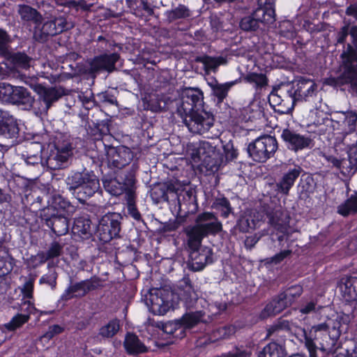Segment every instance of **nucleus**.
Listing matches in <instances>:
<instances>
[{
  "label": "nucleus",
  "mask_w": 357,
  "mask_h": 357,
  "mask_svg": "<svg viewBox=\"0 0 357 357\" xmlns=\"http://www.w3.org/2000/svg\"><path fill=\"white\" fill-rule=\"evenodd\" d=\"M29 319V314H17L12 319L5 325V327L9 331H15L26 323Z\"/></svg>",
  "instance_id": "45"
},
{
  "label": "nucleus",
  "mask_w": 357,
  "mask_h": 357,
  "mask_svg": "<svg viewBox=\"0 0 357 357\" xmlns=\"http://www.w3.org/2000/svg\"><path fill=\"white\" fill-rule=\"evenodd\" d=\"M128 211L129 215L136 220H141V215L133 202V195L130 192L128 197Z\"/></svg>",
  "instance_id": "56"
},
{
  "label": "nucleus",
  "mask_w": 357,
  "mask_h": 357,
  "mask_svg": "<svg viewBox=\"0 0 357 357\" xmlns=\"http://www.w3.org/2000/svg\"><path fill=\"white\" fill-rule=\"evenodd\" d=\"M119 58V56L116 53L95 57L90 63V70L91 72L101 70L112 72L114 69V65Z\"/></svg>",
  "instance_id": "16"
},
{
  "label": "nucleus",
  "mask_w": 357,
  "mask_h": 357,
  "mask_svg": "<svg viewBox=\"0 0 357 357\" xmlns=\"http://www.w3.org/2000/svg\"><path fill=\"white\" fill-rule=\"evenodd\" d=\"M342 296L346 301L357 300V276H346L339 283Z\"/></svg>",
  "instance_id": "18"
},
{
  "label": "nucleus",
  "mask_w": 357,
  "mask_h": 357,
  "mask_svg": "<svg viewBox=\"0 0 357 357\" xmlns=\"http://www.w3.org/2000/svg\"><path fill=\"white\" fill-rule=\"evenodd\" d=\"M280 33L287 39L294 38L296 32L293 24L289 21L282 22L280 25Z\"/></svg>",
  "instance_id": "48"
},
{
  "label": "nucleus",
  "mask_w": 357,
  "mask_h": 357,
  "mask_svg": "<svg viewBox=\"0 0 357 357\" xmlns=\"http://www.w3.org/2000/svg\"><path fill=\"white\" fill-rule=\"evenodd\" d=\"M236 83V81L219 84L216 80L208 82V84L211 88L214 96H215L220 102H222L227 96L230 88Z\"/></svg>",
  "instance_id": "30"
},
{
  "label": "nucleus",
  "mask_w": 357,
  "mask_h": 357,
  "mask_svg": "<svg viewBox=\"0 0 357 357\" xmlns=\"http://www.w3.org/2000/svg\"><path fill=\"white\" fill-rule=\"evenodd\" d=\"M71 148L66 145L62 148L56 147L47 157L45 163L48 168L58 169L63 167L71 155Z\"/></svg>",
  "instance_id": "13"
},
{
  "label": "nucleus",
  "mask_w": 357,
  "mask_h": 357,
  "mask_svg": "<svg viewBox=\"0 0 357 357\" xmlns=\"http://www.w3.org/2000/svg\"><path fill=\"white\" fill-rule=\"evenodd\" d=\"M18 13L24 20L33 21L36 24L40 22L41 16L38 13L36 9L29 6H19Z\"/></svg>",
  "instance_id": "38"
},
{
  "label": "nucleus",
  "mask_w": 357,
  "mask_h": 357,
  "mask_svg": "<svg viewBox=\"0 0 357 357\" xmlns=\"http://www.w3.org/2000/svg\"><path fill=\"white\" fill-rule=\"evenodd\" d=\"M253 16L259 23L270 24L275 22V4L273 0H258Z\"/></svg>",
  "instance_id": "11"
},
{
  "label": "nucleus",
  "mask_w": 357,
  "mask_h": 357,
  "mask_svg": "<svg viewBox=\"0 0 357 357\" xmlns=\"http://www.w3.org/2000/svg\"><path fill=\"white\" fill-rule=\"evenodd\" d=\"M13 93V86L8 83H0V101L10 102L11 93Z\"/></svg>",
  "instance_id": "52"
},
{
  "label": "nucleus",
  "mask_w": 357,
  "mask_h": 357,
  "mask_svg": "<svg viewBox=\"0 0 357 357\" xmlns=\"http://www.w3.org/2000/svg\"><path fill=\"white\" fill-rule=\"evenodd\" d=\"M177 113L190 132L204 134L213 126L214 118L204 108L202 91L197 88H185L177 106Z\"/></svg>",
  "instance_id": "2"
},
{
  "label": "nucleus",
  "mask_w": 357,
  "mask_h": 357,
  "mask_svg": "<svg viewBox=\"0 0 357 357\" xmlns=\"http://www.w3.org/2000/svg\"><path fill=\"white\" fill-rule=\"evenodd\" d=\"M13 93H11L9 103L23 105L26 108L31 107L34 99L28 90L22 86H13Z\"/></svg>",
  "instance_id": "21"
},
{
  "label": "nucleus",
  "mask_w": 357,
  "mask_h": 357,
  "mask_svg": "<svg viewBox=\"0 0 357 357\" xmlns=\"http://www.w3.org/2000/svg\"><path fill=\"white\" fill-rule=\"evenodd\" d=\"M353 45L348 44L341 56L342 73L337 77L326 79L325 84L334 87H340L352 96H357V26L350 29Z\"/></svg>",
  "instance_id": "3"
},
{
  "label": "nucleus",
  "mask_w": 357,
  "mask_h": 357,
  "mask_svg": "<svg viewBox=\"0 0 357 357\" xmlns=\"http://www.w3.org/2000/svg\"><path fill=\"white\" fill-rule=\"evenodd\" d=\"M96 287V285L94 284L93 281L91 280H83L70 285L68 289H66L63 296L65 297L66 299H68L73 296L81 297L86 294L89 291L94 289Z\"/></svg>",
  "instance_id": "20"
},
{
  "label": "nucleus",
  "mask_w": 357,
  "mask_h": 357,
  "mask_svg": "<svg viewBox=\"0 0 357 357\" xmlns=\"http://www.w3.org/2000/svg\"><path fill=\"white\" fill-rule=\"evenodd\" d=\"M42 29L43 31L47 35L53 36L57 34V29L56 27V24L54 23V20L45 22L43 26Z\"/></svg>",
  "instance_id": "62"
},
{
  "label": "nucleus",
  "mask_w": 357,
  "mask_h": 357,
  "mask_svg": "<svg viewBox=\"0 0 357 357\" xmlns=\"http://www.w3.org/2000/svg\"><path fill=\"white\" fill-rule=\"evenodd\" d=\"M259 22L253 16H248L243 18L241 21V28L245 31L255 30L259 26Z\"/></svg>",
  "instance_id": "50"
},
{
  "label": "nucleus",
  "mask_w": 357,
  "mask_h": 357,
  "mask_svg": "<svg viewBox=\"0 0 357 357\" xmlns=\"http://www.w3.org/2000/svg\"><path fill=\"white\" fill-rule=\"evenodd\" d=\"M63 328L59 325H53L49 327L48 331L41 337L42 340H50L56 335L63 332Z\"/></svg>",
  "instance_id": "58"
},
{
  "label": "nucleus",
  "mask_w": 357,
  "mask_h": 357,
  "mask_svg": "<svg viewBox=\"0 0 357 357\" xmlns=\"http://www.w3.org/2000/svg\"><path fill=\"white\" fill-rule=\"evenodd\" d=\"M196 249L190 255V261H189L190 268L195 271L202 270L208 264L212 263L211 252L210 249L204 248L201 251H197Z\"/></svg>",
  "instance_id": "17"
},
{
  "label": "nucleus",
  "mask_w": 357,
  "mask_h": 357,
  "mask_svg": "<svg viewBox=\"0 0 357 357\" xmlns=\"http://www.w3.org/2000/svg\"><path fill=\"white\" fill-rule=\"evenodd\" d=\"M133 155L127 147L118 149L111 148L107 152L108 165L115 168L121 169L128 165L132 160Z\"/></svg>",
  "instance_id": "12"
},
{
  "label": "nucleus",
  "mask_w": 357,
  "mask_h": 357,
  "mask_svg": "<svg viewBox=\"0 0 357 357\" xmlns=\"http://www.w3.org/2000/svg\"><path fill=\"white\" fill-rule=\"evenodd\" d=\"M33 282L31 280L26 281L21 288L22 294V300H30L33 297Z\"/></svg>",
  "instance_id": "57"
},
{
  "label": "nucleus",
  "mask_w": 357,
  "mask_h": 357,
  "mask_svg": "<svg viewBox=\"0 0 357 357\" xmlns=\"http://www.w3.org/2000/svg\"><path fill=\"white\" fill-rule=\"evenodd\" d=\"M277 149L276 139L270 135H264L249 144L248 152L253 160L264 162L273 156Z\"/></svg>",
  "instance_id": "6"
},
{
  "label": "nucleus",
  "mask_w": 357,
  "mask_h": 357,
  "mask_svg": "<svg viewBox=\"0 0 357 357\" xmlns=\"http://www.w3.org/2000/svg\"><path fill=\"white\" fill-rule=\"evenodd\" d=\"M48 203V207L44 211L43 217L50 215L51 213L72 215L75 210L74 206L59 195H52Z\"/></svg>",
  "instance_id": "14"
},
{
  "label": "nucleus",
  "mask_w": 357,
  "mask_h": 357,
  "mask_svg": "<svg viewBox=\"0 0 357 357\" xmlns=\"http://www.w3.org/2000/svg\"><path fill=\"white\" fill-rule=\"evenodd\" d=\"M270 224L281 233H285L287 230L289 220L287 215L280 208H277L271 213H268Z\"/></svg>",
  "instance_id": "25"
},
{
  "label": "nucleus",
  "mask_w": 357,
  "mask_h": 357,
  "mask_svg": "<svg viewBox=\"0 0 357 357\" xmlns=\"http://www.w3.org/2000/svg\"><path fill=\"white\" fill-rule=\"evenodd\" d=\"M317 89V84L313 80L305 78H301L298 80L296 88L294 90L288 91L287 100L290 102V106L287 107L286 112L291 111L295 102L299 100H310L316 94Z\"/></svg>",
  "instance_id": "7"
},
{
  "label": "nucleus",
  "mask_w": 357,
  "mask_h": 357,
  "mask_svg": "<svg viewBox=\"0 0 357 357\" xmlns=\"http://www.w3.org/2000/svg\"><path fill=\"white\" fill-rule=\"evenodd\" d=\"M103 185L107 192L115 196L120 195L123 192H127L128 197L130 192L132 193L130 187L127 183L121 182L117 178L104 179Z\"/></svg>",
  "instance_id": "26"
},
{
  "label": "nucleus",
  "mask_w": 357,
  "mask_h": 357,
  "mask_svg": "<svg viewBox=\"0 0 357 357\" xmlns=\"http://www.w3.org/2000/svg\"><path fill=\"white\" fill-rule=\"evenodd\" d=\"M286 354L284 348L276 342H271L267 344L258 357H285Z\"/></svg>",
  "instance_id": "34"
},
{
  "label": "nucleus",
  "mask_w": 357,
  "mask_h": 357,
  "mask_svg": "<svg viewBox=\"0 0 357 357\" xmlns=\"http://www.w3.org/2000/svg\"><path fill=\"white\" fill-rule=\"evenodd\" d=\"M292 299L287 301L281 298V294L269 302L261 313V317L265 319L282 312L284 308L291 305Z\"/></svg>",
  "instance_id": "19"
},
{
  "label": "nucleus",
  "mask_w": 357,
  "mask_h": 357,
  "mask_svg": "<svg viewBox=\"0 0 357 357\" xmlns=\"http://www.w3.org/2000/svg\"><path fill=\"white\" fill-rule=\"evenodd\" d=\"M303 293V287L300 285L292 286L285 292L281 294V298H285L287 301L292 299V303L296 298L299 297Z\"/></svg>",
  "instance_id": "51"
},
{
  "label": "nucleus",
  "mask_w": 357,
  "mask_h": 357,
  "mask_svg": "<svg viewBox=\"0 0 357 357\" xmlns=\"http://www.w3.org/2000/svg\"><path fill=\"white\" fill-rule=\"evenodd\" d=\"M119 321L114 319L100 328L99 335L103 337H112L119 331Z\"/></svg>",
  "instance_id": "40"
},
{
  "label": "nucleus",
  "mask_w": 357,
  "mask_h": 357,
  "mask_svg": "<svg viewBox=\"0 0 357 357\" xmlns=\"http://www.w3.org/2000/svg\"><path fill=\"white\" fill-rule=\"evenodd\" d=\"M62 252V246L56 242L51 244L50 248L47 252H43L39 255L41 262H45L47 260L59 257Z\"/></svg>",
  "instance_id": "43"
},
{
  "label": "nucleus",
  "mask_w": 357,
  "mask_h": 357,
  "mask_svg": "<svg viewBox=\"0 0 357 357\" xmlns=\"http://www.w3.org/2000/svg\"><path fill=\"white\" fill-rule=\"evenodd\" d=\"M73 231L75 234L80 236L90 234L91 233V221L87 215L80 216L75 219Z\"/></svg>",
  "instance_id": "32"
},
{
  "label": "nucleus",
  "mask_w": 357,
  "mask_h": 357,
  "mask_svg": "<svg viewBox=\"0 0 357 357\" xmlns=\"http://www.w3.org/2000/svg\"><path fill=\"white\" fill-rule=\"evenodd\" d=\"M337 121L342 127L344 132L349 134L355 131L357 123V113L354 111L337 112Z\"/></svg>",
  "instance_id": "22"
},
{
  "label": "nucleus",
  "mask_w": 357,
  "mask_h": 357,
  "mask_svg": "<svg viewBox=\"0 0 357 357\" xmlns=\"http://www.w3.org/2000/svg\"><path fill=\"white\" fill-rule=\"evenodd\" d=\"M37 92L40 96V98L43 101L45 106L43 108L45 112H47L51 107L54 102L57 101L61 98L62 93L56 88L54 87H43L38 86Z\"/></svg>",
  "instance_id": "24"
},
{
  "label": "nucleus",
  "mask_w": 357,
  "mask_h": 357,
  "mask_svg": "<svg viewBox=\"0 0 357 357\" xmlns=\"http://www.w3.org/2000/svg\"><path fill=\"white\" fill-rule=\"evenodd\" d=\"M119 231L120 223L116 213H108L102 216L97 229L98 235L103 242H108L118 236Z\"/></svg>",
  "instance_id": "8"
},
{
  "label": "nucleus",
  "mask_w": 357,
  "mask_h": 357,
  "mask_svg": "<svg viewBox=\"0 0 357 357\" xmlns=\"http://www.w3.org/2000/svg\"><path fill=\"white\" fill-rule=\"evenodd\" d=\"M144 102L146 105V108L152 112H158L162 110V107L161 106L160 99L158 96L153 95L150 96L149 99L146 97L144 99Z\"/></svg>",
  "instance_id": "47"
},
{
  "label": "nucleus",
  "mask_w": 357,
  "mask_h": 357,
  "mask_svg": "<svg viewBox=\"0 0 357 357\" xmlns=\"http://www.w3.org/2000/svg\"><path fill=\"white\" fill-rule=\"evenodd\" d=\"M21 304V311L25 312V314H29L30 316L31 314L34 313L36 311V307L33 305V303L30 300H22Z\"/></svg>",
  "instance_id": "64"
},
{
  "label": "nucleus",
  "mask_w": 357,
  "mask_h": 357,
  "mask_svg": "<svg viewBox=\"0 0 357 357\" xmlns=\"http://www.w3.org/2000/svg\"><path fill=\"white\" fill-rule=\"evenodd\" d=\"M19 126L17 120L9 113L5 118L2 125L0 126V132L7 137H16L19 132Z\"/></svg>",
  "instance_id": "29"
},
{
  "label": "nucleus",
  "mask_w": 357,
  "mask_h": 357,
  "mask_svg": "<svg viewBox=\"0 0 357 357\" xmlns=\"http://www.w3.org/2000/svg\"><path fill=\"white\" fill-rule=\"evenodd\" d=\"M204 66L205 71L208 74L211 71L215 72L220 65L226 63V60L222 56L212 57L209 56H200L197 59Z\"/></svg>",
  "instance_id": "31"
},
{
  "label": "nucleus",
  "mask_w": 357,
  "mask_h": 357,
  "mask_svg": "<svg viewBox=\"0 0 357 357\" xmlns=\"http://www.w3.org/2000/svg\"><path fill=\"white\" fill-rule=\"evenodd\" d=\"M326 159L333 167L340 169L341 173L344 175H349L351 174V167H349L348 160H339L337 158L331 155L326 156Z\"/></svg>",
  "instance_id": "42"
},
{
  "label": "nucleus",
  "mask_w": 357,
  "mask_h": 357,
  "mask_svg": "<svg viewBox=\"0 0 357 357\" xmlns=\"http://www.w3.org/2000/svg\"><path fill=\"white\" fill-rule=\"evenodd\" d=\"M70 190H78L79 199L90 197L100 188L99 180L93 173L75 172L66 178Z\"/></svg>",
  "instance_id": "5"
},
{
  "label": "nucleus",
  "mask_w": 357,
  "mask_h": 357,
  "mask_svg": "<svg viewBox=\"0 0 357 357\" xmlns=\"http://www.w3.org/2000/svg\"><path fill=\"white\" fill-rule=\"evenodd\" d=\"M222 230V224L213 213L204 212L197 215L196 225L186 228L188 243L191 249L199 246L203 238L215 234Z\"/></svg>",
  "instance_id": "4"
},
{
  "label": "nucleus",
  "mask_w": 357,
  "mask_h": 357,
  "mask_svg": "<svg viewBox=\"0 0 357 357\" xmlns=\"http://www.w3.org/2000/svg\"><path fill=\"white\" fill-rule=\"evenodd\" d=\"M323 322L312 326L305 333V344L310 357H317V351H332L342 333L348 330V315L335 312L331 307L322 308Z\"/></svg>",
  "instance_id": "1"
},
{
  "label": "nucleus",
  "mask_w": 357,
  "mask_h": 357,
  "mask_svg": "<svg viewBox=\"0 0 357 357\" xmlns=\"http://www.w3.org/2000/svg\"><path fill=\"white\" fill-rule=\"evenodd\" d=\"M199 153H202V160L206 161L207 158H212L213 160H218L219 153L216 151L215 146L207 141H202L198 142Z\"/></svg>",
  "instance_id": "36"
},
{
  "label": "nucleus",
  "mask_w": 357,
  "mask_h": 357,
  "mask_svg": "<svg viewBox=\"0 0 357 357\" xmlns=\"http://www.w3.org/2000/svg\"><path fill=\"white\" fill-rule=\"evenodd\" d=\"M169 22L190 16L189 9L184 5H179L175 9L167 10L165 13Z\"/></svg>",
  "instance_id": "41"
},
{
  "label": "nucleus",
  "mask_w": 357,
  "mask_h": 357,
  "mask_svg": "<svg viewBox=\"0 0 357 357\" xmlns=\"http://www.w3.org/2000/svg\"><path fill=\"white\" fill-rule=\"evenodd\" d=\"M203 317L201 311H197L192 313H187L179 319L182 327V331L184 333L185 329H190L197 325Z\"/></svg>",
  "instance_id": "33"
},
{
  "label": "nucleus",
  "mask_w": 357,
  "mask_h": 357,
  "mask_svg": "<svg viewBox=\"0 0 357 357\" xmlns=\"http://www.w3.org/2000/svg\"><path fill=\"white\" fill-rule=\"evenodd\" d=\"M180 287L181 289V292L179 293L181 299H183L187 301L188 300L192 301L197 298V295L188 278H183Z\"/></svg>",
  "instance_id": "39"
},
{
  "label": "nucleus",
  "mask_w": 357,
  "mask_h": 357,
  "mask_svg": "<svg viewBox=\"0 0 357 357\" xmlns=\"http://www.w3.org/2000/svg\"><path fill=\"white\" fill-rule=\"evenodd\" d=\"M13 268V264L12 259L0 260V275H7L12 271Z\"/></svg>",
  "instance_id": "63"
},
{
  "label": "nucleus",
  "mask_w": 357,
  "mask_h": 357,
  "mask_svg": "<svg viewBox=\"0 0 357 357\" xmlns=\"http://www.w3.org/2000/svg\"><path fill=\"white\" fill-rule=\"evenodd\" d=\"M157 326L162 329V331L167 334L174 335L176 337L183 336L181 321L176 319L166 323H159Z\"/></svg>",
  "instance_id": "35"
},
{
  "label": "nucleus",
  "mask_w": 357,
  "mask_h": 357,
  "mask_svg": "<svg viewBox=\"0 0 357 357\" xmlns=\"http://www.w3.org/2000/svg\"><path fill=\"white\" fill-rule=\"evenodd\" d=\"M71 215L66 213H51L50 215L43 217L47 227L52 229L54 234L58 236L66 234L68 231V218Z\"/></svg>",
  "instance_id": "15"
},
{
  "label": "nucleus",
  "mask_w": 357,
  "mask_h": 357,
  "mask_svg": "<svg viewBox=\"0 0 357 357\" xmlns=\"http://www.w3.org/2000/svg\"><path fill=\"white\" fill-rule=\"evenodd\" d=\"M13 61L17 66L26 69L30 67L31 59L25 54L17 53L13 56Z\"/></svg>",
  "instance_id": "54"
},
{
  "label": "nucleus",
  "mask_w": 357,
  "mask_h": 357,
  "mask_svg": "<svg viewBox=\"0 0 357 357\" xmlns=\"http://www.w3.org/2000/svg\"><path fill=\"white\" fill-rule=\"evenodd\" d=\"M248 356L249 353L246 351L242 350L240 348H236L234 350L223 353L221 355H218L215 357H247Z\"/></svg>",
  "instance_id": "61"
},
{
  "label": "nucleus",
  "mask_w": 357,
  "mask_h": 357,
  "mask_svg": "<svg viewBox=\"0 0 357 357\" xmlns=\"http://www.w3.org/2000/svg\"><path fill=\"white\" fill-rule=\"evenodd\" d=\"M348 162L351 167V174H354L357 170V142L356 144L349 148L348 152Z\"/></svg>",
  "instance_id": "53"
},
{
  "label": "nucleus",
  "mask_w": 357,
  "mask_h": 357,
  "mask_svg": "<svg viewBox=\"0 0 357 357\" xmlns=\"http://www.w3.org/2000/svg\"><path fill=\"white\" fill-rule=\"evenodd\" d=\"M123 346L129 354H138L146 351V346L141 342L138 337L133 333H128L126 335Z\"/></svg>",
  "instance_id": "27"
},
{
  "label": "nucleus",
  "mask_w": 357,
  "mask_h": 357,
  "mask_svg": "<svg viewBox=\"0 0 357 357\" xmlns=\"http://www.w3.org/2000/svg\"><path fill=\"white\" fill-rule=\"evenodd\" d=\"M337 212L343 216L356 213L357 212V193L352 195L344 203L340 204L337 208Z\"/></svg>",
  "instance_id": "37"
},
{
  "label": "nucleus",
  "mask_w": 357,
  "mask_h": 357,
  "mask_svg": "<svg viewBox=\"0 0 357 357\" xmlns=\"http://www.w3.org/2000/svg\"><path fill=\"white\" fill-rule=\"evenodd\" d=\"M302 169L299 166H294L290 168L284 174L278 186L280 190L284 194H288L291 188L294 185L295 181L299 176Z\"/></svg>",
  "instance_id": "23"
},
{
  "label": "nucleus",
  "mask_w": 357,
  "mask_h": 357,
  "mask_svg": "<svg viewBox=\"0 0 357 357\" xmlns=\"http://www.w3.org/2000/svg\"><path fill=\"white\" fill-rule=\"evenodd\" d=\"M281 137L285 142L287 147L295 152L310 149L313 146V140L310 136L301 135L289 129L283 130Z\"/></svg>",
  "instance_id": "9"
},
{
  "label": "nucleus",
  "mask_w": 357,
  "mask_h": 357,
  "mask_svg": "<svg viewBox=\"0 0 357 357\" xmlns=\"http://www.w3.org/2000/svg\"><path fill=\"white\" fill-rule=\"evenodd\" d=\"M311 118L312 119L313 115L318 116V119L315 120L312 122V126H314L317 129L314 130H311L312 132L317 134V135H321L324 132V120L325 118L324 117V113L322 112H319L317 109L312 110L311 112ZM310 126H312L310 125Z\"/></svg>",
  "instance_id": "46"
},
{
  "label": "nucleus",
  "mask_w": 357,
  "mask_h": 357,
  "mask_svg": "<svg viewBox=\"0 0 357 357\" xmlns=\"http://www.w3.org/2000/svg\"><path fill=\"white\" fill-rule=\"evenodd\" d=\"M259 220L256 218V212L252 210H248L243 212L241 216L238 225L243 232H248L250 229H255Z\"/></svg>",
  "instance_id": "28"
},
{
  "label": "nucleus",
  "mask_w": 357,
  "mask_h": 357,
  "mask_svg": "<svg viewBox=\"0 0 357 357\" xmlns=\"http://www.w3.org/2000/svg\"><path fill=\"white\" fill-rule=\"evenodd\" d=\"M56 280V273L54 271H50L47 274L44 275L40 279V283L47 284L52 288L55 287Z\"/></svg>",
  "instance_id": "59"
},
{
  "label": "nucleus",
  "mask_w": 357,
  "mask_h": 357,
  "mask_svg": "<svg viewBox=\"0 0 357 357\" xmlns=\"http://www.w3.org/2000/svg\"><path fill=\"white\" fill-rule=\"evenodd\" d=\"M186 155L192 159V162H197L202 160V155L199 153L198 143L189 144L187 146Z\"/></svg>",
  "instance_id": "49"
},
{
  "label": "nucleus",
  "mask_w": 357,
  "mask_h": 357,
  "mask_svg": "<svg viewBox=\"0 0 357 357\" xmlns=\"http://www.w3.org/2000/svg\"><path fill=\"white\" fill-rule=\"evenodd\" d=\"M212 207L219 210L222 213V216L227 218L231 211V208L229 201L225 197H219L215 199Z\"/></svg>",
  "instance_id": "44"
},
{
  "label": "nucleus",
  "mask_w": 357,
  "mask_h": 357,
  "mask_svg": "<svg viewBox=\"0 0 357 357\" xmlns=\"http://www.w3.org/2000/svg\"><path fill=\"white\" fill-rule=\"evenodd\" d=\"M245 79L257 86H263L267 84L266 77L262 74L251 73L246 76Z\"/></svg>",
  "instance_id": "55"
},
{
  "label": "nucleus",
  "mask_w": 357,
  "mask_h": 357,
  "mask_svg": "<svg viewBox=\"0 0 357 357\" xmlns=\"http://www.w3.org/2000/svg\"><path fill=\"white\" fill-rule=\"evenodd\" d=\"M170 294L164 291H158L155 294H151L150 311L156 315L165 314L172 307V303L169 300Z\"/></svg>",
  "instance_id": "10"
},
{
  "label": "nucleus",
  "mask_w": 357,
  "mask_h": 357,
  "mask_svg": "<svg viewBox=\"0 0 357 357\" xmlns=\"http://www.w3.org/2000/svg\"><path fill=\"white\" fill-rule=\"evenodd\" d=\"M79 98L87 108L93 105V96L91 91L81 93L79 95Z\"/></svg>",
  "instance_id": "60"
}]
</instances>
